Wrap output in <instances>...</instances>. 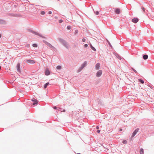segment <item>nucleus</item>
Listing matches in <instances>:
<instances>
[{
	"instance_id": "f257e3e1",
	"label": "nucleus",
	"mask_w": 154,
	"mask_h": 154,
	"mask_svg": "<svg viewBox=\"0 0 154 154\" xmlns=\"http://www.w3.org/2000/svg\"><path fill=\"white\" fill-rule=\"evenodd\" d=\"M59 40L66 48H68V44L66 41L62 38H59Z\"/></svg>"
},
{
	"instance_id": "f03ea898",
	"label": "nucleus",
	"mask_w": 154,
	"mask_h": 154,
	"mask_svg": "<svg viewBox=\"0 0 154 154\" xmlns=\"http://www.w3.org/2000/svg\"><path fill=\"white\" fill-rule=\"evenodd\" d=\"M43 42L44 43L46 44L50 48L52 49H55V48L53 46H52L50 43L47 42L46 41H45V40H43Z\"/></svg>"
},
{
	"instance_id": "7ed1b4c3",
	"label": "nucleus",
	"mask_w": 154,
	"mask_h": 154,
	"mask_svg": "<svg viewBox=\"0 0 154 154\" xmlns=\"http://www.w3.org/2000/svg\"><path fill=\"white\" fill-rule=\"evenodd\" d=\"M31 32L32 33H33V34H34L35 35H38L40 36V37H41L42 38H45V37L44 36H42V35H41L39 33H37V32H35L34 31H33L32 30H31Z\"/></svg>"
},
{
	"instance_id": "20e7f679",
	"label": "nucleus",
	"mask_w": 154,
	"mask_h": 154,
	"mask_svg": "<svg viewBox=\"0 0 154 154\" xmlns=\"http://www.w3.org/2000/svg\"><path fill=\"white\" fill-rule=\"evenodd\" d=\"M102 71L101 70H99L96 73V76L99 77H100L102 74Z\"/></svg>"
},
{
	"instance_id": "39448f33",
	"label": "nucleus",
	"mask_w": 154,
	"mask_h": 154,
	"mask_svg": "<svg viewBox=\"0 0 154 154\" xmlns=\"http://www.w3.org/2000/svg\"><path fill=\"white\" fill-rule=\"evenodd\" d=\"M139 128H137L133 132L131 136V137H133L137 134L139 130Z\"/></svg>"
},
{
	"instance_id": "423d86ee",
	"label": "nucleus",
	"mask_w": 154,
	"mask_h": 154,
	"mask_svg": "<svg viewBox=\"0 0 154 154\" xmlns=\"http://www.w3.org/2000/svg\"><path fill=\"white\" fill-rule=\"evenodd\" d=\"M17 71L19 73L21 72V70H20V63H17Z\"/></svg>"
},
{
	"instance_id": "0eeeda50",
	"label": "nucleus",
	"mask_w": 154,
	"mask_h": 154,
	"mask_svg": "<svg viewBox=\"0 0 154 154\" xmlns=\"http://www.w3.org/2000/svg\"><path fill=\"white\" fill-rule=\"evenodd\" d=\"M26 62L28 63L34 64L35 63V61L33 60H26Z\"/></svg>"
},
{
	"instance_id": "6e6552de",
	"label": "nucleus",
	"mask_w": 154,
	"mask_h": 154,
	"mask_svg": "<svg viewBox=\"0 0 154 154\" xmlns=\"http://www.w3.org/2000/svg\"><path fill=\"white\" fill-rule=\"evenodd\" d=\"M139 20L137 18H134L132 19V21L134 23H137Z\"/></svg>"
},
{
	"instance_id": "1a4fd4ad",
	"label": "nucleus",
	"mask_w": 154,
	"mask_h": 154,
	"mask_svg": "<svg viewBox=\"0 0 154 154\" xmlns=\"http://www.w3.org/2000/svg\"><path fill=\"white\" fill-rule=\"evenodd\" d=\"M11 16L14 17H20L21 16V15L19 14H10Z\"/></svg>"
},
{
	"instance_id": "9d476101",
	"label": "nucleus",
	"mask_w": 154,
	"mask_h": 154,
	"mask_svg": "<svg viewBox=\"0 0 154 154\" xmlns=\"http://www.w3.org/2000/svg\"><path fill=\"white\" fill-rule=\"evenodd\" d=\"M32 101V102H35V103H32V104L33 105H35L36 104H37L38 103V101L37 100L35 99V98H33L31 100Z\"/></svg>"
},
{
	"instance_id": "9b49d317",
	"label": "nucleus",
	"mask_w": 154,
	"mask_h": 154,
	"mask_svg": "<svg viewBox=\"0 0 154 154\" xmlns=\"http://www.w3.org/2000/svg\"><path fill=\"white\" fill-rule=\"evenodd\" d=\"M50 74V72L49 70L47 69H46L45 72V74L46 75H49Z\"/></svg>"
},
{
	"instance_id": "f8f14e48",
	"label": "nucleus",
	"mask_w": 154,
	"mask_h": 154,
	"mask_svg": "<svg viewBox=\"0 0 154 154\" xmlns=\"http://www.w3.org/2000/svg\"><path fill=\"white\" fill-rule=\"evenodd\" d=\"M115 10V12L117 14H119L120 13V9L119 8H116Z\"/></svg>"
},
{
	"instance_id": "ddd939ff",
	"label": "nucleus",
	"mask_w": 154,
	"mask_h": 154,
	"mask_svg": "<svg viewBox=\"0 0 154 154\" xmlns=\"http://www.w3.org/2000/svg\"><path fill=\"white\" fill-rule=\"evenodd\" d=\"M100 67V64L99 63H97L95 65V68L96 70H97L99 69Z\"/></svg>"
},
{
	"instance_id": "4468645a",
	"label": "nucleus",
	"mask_w": 154,
	"mask_h": 154,
	"mask_svg": "<svg viewBox=\"0 0 154 154\" xmlns=\"http://www.w3.org/2000/svg\"><path fill=\"white\" fill-rule=\"evenodd\" d=\"M115 56L119 59L120 60H121L122 59V58L118 54L115 53L114 54Z\"/></svg>"
},
{
	"instance_id": "2eb2a0df",
	"label": "nucleus",
	"mask_w": 154,
	"mask_h": 154,
	"mask_svg": "<svg viewBox=\"0 0 154 154\" xmlns=\"http://www.w3.org/2000/svg\"><path fill=\"white\" fill-rule=\"evenodd\" d=\"M143 58L144 60H146L148 58V56L146 54H144L143 56Z\"/></svg>"
},
{
	"instance_id": "dca6fc26",
	"label": "nucleus",
	"mask_w": 154,
	"mask_h": 154,
	"mask_svg": "<svg viewBox=\"0 0 154 154\" xmlns=\"http://www.w3.org/2000/svg\"><path fill=\"white\" fill-rule=\"evenodd\" d=\"M6 23V22L5 20L0 19V24H5Z\"/></svg>"
},
{
	"instance_id": "f3484780",
	"label": "nucleus",
	"mask_w": 154,
	"mask_h": 154,
	"mask_svg": "<svg viewBox=\"0 0 154 154\" xmlns=\"http://www.w3.org/2000/svg\"><path fill=\"white\" fill-rule=\"evenodd\" d=\"M87 62L86 61H85L81 65V66L84 68V67L86 65Z\"/></svg>"
},
{
	"instance_id": "a211bd4d",
	"label": "nucleus",
	"mask_w": 154,
	"mask_h": 154,
	"mask_svg": "<svg viewBox=\"0 0 154 154\" xmlns=\"http://www.w3.org/2000/svg\"><path fill=\"white\" fill-rule=\"evenodd\" d=\"M57 110L58 111H60L61 112H65V109H64L62 108H58L57 109Z\"/></svg>"
},
{
	"instance_id": "6ab92c4d",
	"label": "nucleus",
	"mask_w": 154,
	"mask_h": 154,
	"mask_svg": "<svg viewBox=\"0 0 154 154\" xmlns=\"http://www.w3.org/2000/svg\"><path fill=\"white\" fill-rule=\"evenodd\" d=\"M90 46L91 48V49L92 50H93L94 51H96V49L94 47H93V46L91 44H90Z\"/></svg>"
},
{
	"instance_id": "aec40b11",
	"label": "nucleus",
	"mask_w": 154,
	"mask_h": 154,
	"mask_svg": "<svg viewBox=\"0 0 154 154\" xmlns=\"http://www.w3.org/2000/svg\"><path fill=\"white\" fill-rule=\"evenodd\" d=\"M49 84V82H47L44 85V88H46L47 86Z\"/></svg>"
},
{
	"instance_id": "412c9836",
	"label": "nucleus",
	"mask_w": 154,
	"mask_h": 154,
	"mask_svg": "<svg viewBox=\"0 0 154 154\" xmlns=\"http://www.w3.org/2000/svg\"><path fill=\"white\" fill-rule=\"evenodd\" d=\"M56 69L58 70L60 69H61V66L60 65L57 66L56 67Z\"/></svg>"
},
{
	"instance_id": "4be33fe9",
	"label": "nucleus",
	"mask_w": 154,
	"mask_h": 154,
	"mask_svg": "<svg viewBox=\"0 0 154 154\" xmlns=\"http://www.w3.org/2000/svg\"><path fill=\"white\" fill-rule=\"evenodd\" d=\"M143 149H141L140 151V154H143Z\"/></svg>"
},
{
	"instance_id": "5701e85b",
	"label": "nucleus",
	"mask_w": 154,
	"mask_h": 154,
	"mask_svg": "<svg viewBox=\"0 0 154 154\" xmlns=\"http://www.w3.org/2000/svg\"><path fill=\"white\" fill-rule=\"evenodd\" d=\"M138 80H139V82H140L142 84H143L144 83V81L143 80H142L141 79H139Z\"/></svg>"
},
{
	"instance_id": "b1692460",
	"label": "nucleus",
	"mask_w": 154,
	"mask_h": 154,
	"mask_svg": "<svg viewBox=\"0 0 154 154\" xmlns=\"http://www.w3.org/2000/svg\"><path fill=\"white\" fill-rule=\"evenodd\" d=\"M122 143L125 144H127V141L126 140H124L122 141Z\"/></svg>"
},
{
	"instance_id": "393cba45",
	"label": "nucleus",
	"mask_w": 154,
	"mask_h": 154,
	"mask_svg": "<svg viewBox=\"0 0 154 154\" xmlns=\"http://www.w3.org/2000/svg\"><path fill=\"white\" fill-rule=\"evenodd\" d=\"M94 13L96 15H97L99 14V12L98 11H94Z\"/></svg>"
},
{
	"instance_id": "a878e982",
	"label": "nucleus",
	"mask_w": 154,
	"mask_h": 154,
	"mask_svg": "<svg viewBox=\"0 0 154 154\" xmlns=\"http://www.w3.org/2000/svg\"><path fill=\"white\" fill-rule=\"evenodd\" d=\"M32 46L34 47H37L38 46V45L36 44H32Z\"/></svg>"
},
{
	"instance_id": "bb28decb",
	"label": "nucleus",
	"mask_w": 154,
	"mask_h": 154,
	"mask_svg": "<svg viewBox=\"0 0 154 154\" xmlns=\"http://www.w3.org/2000/svg\"><path fill=\"white\" fill-rule=\"evenodd\" d=\"M71 27L70 26H68L67 27V28L68 29H71Z\"/></svg>"
},
{
	"instance_id": "cd10ccee",
	"label": "nucleus",
	"mask_w": 154,
	"mask_h": 154,
	"mask_svg": "<svg viewBox=\"0 0 154 154\" xmlns=\"http://www.w3.org/2000/svg\"><path fill=\"white\" fill-rule=\"evenodd\" d=\"M132 70L133 71H134V72H135L136 73H137V72L134 68H132Z\"/></svg>"
},
{
	"instance_id": "c85d7f7f",
	"label": "nucleus",
	"mask_w": 154,
	"mask_h": 154,
	"mask_svg": "<svg viewBox=\"0 0 154 154\" xmlns=\"http://www.w3.org/2000/svg\"><path fill=\"white\" fill-rule=\"evenodd\" d=\"M82 69L80 67L79 69L77 71V72H80Z\"/></svg>"
},
{
	"instance_id": "c756f323",
	"label": "nucleus",
	"mask_w": 154,
	"mask_h": 154,
	"mask_svg": "<svg viewBox=\"0 0 154 154\" xmlns=\"http://www.w3.org/2000/svg\"><path fill=\"white\" fill-rule=\"evenodd\" d=\"M45 14V12L44 11H42L41 12V14L42 15H44Z\"/></svg>"
},
{
	"instance_id": "7c9ffc66",
	"label": "nucleus",
	"mask_w": 154,
	"mask_h": 154,
	"mask_svg": "<svg viewBox=\"0 0 154 154\" xmlns=\"http://www.w3.org/2000/svg\"><path fill=\"white\" fill-rule=\"evenodd\" d=\"M88 46V45L87 44H85L84 45V47L85 48H86Z\"/></svg>"
},
{
	"instance_id": "2f4dec72",
	"label": "nucleus",
	"mask_w": 154,
	"mask_h": 154,
	"mask_svg": "<svg viewBox=\"0 0 154 154\" xmlns=\"http://www.w3.org/2000/svg\"><path fill=\"white\" fill-rule=\"evenodd\" d=\"M53 108L55 109H57L58 108H57L56 106H54L53 107Z\"/></svg>"
},
{
	"instance_id": "473e14b6",
	"label": "nucleus",
	"mask_w": 154,
	"mask_h": 154,
	"mask_svg": "<svg viewBox=\"0 0 154 154\" xmlns=\"http://www.w3.org/2000/svg\"><path fill=\"white\" fill-rule=\"evenodd\" d=\"M63 22V20L62 19H61L59 20V22L60 23H62Z\"/></svg>"
},
{
	"instance_id": "72a5a7b5",
	"label": "nucleus",
	"mask_w": 154,
	"mask_h": 154,
	"mask_svg": "<svg viewBox=\"0 0 154 154\" xmlns=\"http://www.w3.org/2000/svg\"><path fill=\"white\" fill-rule=\"evenodd\" d=\"M82 41L83 42H85V41H86V39L85 38H83L82 39Z\"/></svg>"
},
{
	"instance_id": "f704fd0d",
	"label": "nucleus",
	"mask_w": 154,
	"mask_h": 154,
	"mask_svg": "<svg viewBox=\"0 0 154 154\" xmlns=\"http://www.w3.org/2000/svg\"><path fill=\"white\" fill-rule=\"evenodd\" d=\"M26 47L27 48H29V44H27L26 45Z\"/></svg>"
},
{
	"instance_id": "c9c22d12",
	"label": "nucleus",
	"mask_w": 154,
	"mask_h": 154,
	"mask_svg": "<svg viewBox=\"0 0 154 154\" xmlns=\"http://www.w3.org/2000/svg\"><path fill=\"white\" fill-rule=\"evenodd\" d=\"M142 9L143 10V11L144 12H145V8H144L143 7V8H142Z\"/></svg>"
},
{
	"instance_id": "e433bc0d",
	"label": "nucleus",
	"mask_w": 154,
	"mask_h": 154,
	"mask_svg": "<svg viewBox=\"0 0 154 154\" xmlns=\"http://www.w3.org/2000/svg\"><path fill=\"white\" fill-rule=\"evenodd\" d=\"M48 14H52V12L51 11H49L48 12Z\"/></svg>"
},
{
	"instance_id": "4c0bfd02",
	"label": "nucleus",
	"mask_w": 154,
	"mask_h": 154,
	"mask_svg": "<svg viewBox=\"0 0 154 154\" xmlns=\"http://www.w3.org/2000/svg\"><path fill=\"white\" fill-rule=\"evenodd\" d=\"M97 131L98 133H99L100 132V130H98Z\"/></svg>"
},
{
	"instance_id": "58836bf2",
	"label": "nucleus",
	"mask_w": 154,
	"mask_h": 154,
	"mask_svg": "<svg viewBox=\"0 0 154 154\" xmlns=\"http://www.w3.org/2000/svg\"><path fill=\"white\" fill-rule=\"evenodd\" d=\"M148 86L151 89H152L153 88L152 86H151L150 85H149Z\"/></svg>"
},
{
	"instance_id": "ea45409f",
	"label": "nucleus",
	"mask_w": 154,
	"mask_h": 154,
	"mask_svg": "<svg viewBox=\"0 0 154 154\" xmlns=\"http://www.w3.org/2000/svg\"><path fill=\"white\" fill-rule=\"evenodd\" d=\"M99 128V126H97V127H96V128H97V129H98V128Z\"/></svg>"
},
{
	"instance_id": "a19ab883",
	"label": "nucleus",
	"mask_w": 154,
	"mask_h": 154,
	"mask_svg": "<svg viewBox=\"0 0 154 154\" xmlns=\"http://www.w3.org/2000/svg\"><path fill=\"white\" fill-rule=\"evenodd\" d=\"M108 43L109 44V45L111 46V44H110L109 42H108Z\"/></svg>"
},
{
	"instance_id": "79ce46f5",
	"label": "nucleus",
	"mask_w": 154,
	"mask_h": 154,
	"mask_svg": "<svg viewBox=\"0 0 154 154\" xmlns=\"http://www.w3.org/2000/svg\"><path fill=\"white\" fill-rule=\"evenodd\" d=\"M75 32H78V30H75Z\"/></svg>"
},
{
	"instance_id": "37998d69",
	"label": "nucleus",
	"mask_w": 154,
	"mask_h": 154,
	"mask_svg": "<svg viewBox=\"0 0 154 154\" xmlns=\"http://www.w3.org/2000/svg\"><path fill=\"white\" fill-rule=\"evenodd\" d=\"M82 69H83L84 68H83L81 66V67H80Z\"/></svg>"
},
{
	"instance_id": "c03bdc74",
	"label": "nucleus",
	"mask_w": 154,
	"mask_h": 154,
	"mask_svg": "<svg viewBox=\"0 0 154 154\" xmlns=\"http://www.w3.org/2000/svg\"><path fill=\"white\" fill-rule=\"evenodd\" d=\"M1 36H2V35L1 34H0V38H1Z\"/></svg>"
},
{
	"instance_id": "a18cd8bd",
	"label": "nucleus",
	"mask_w": 154,
	"mask_h": 154,
	"mask_svg": "<svg viewBox=\"0 0 154 154\" xmlns=\"http://www.w3.org/2000/svg\"><path fill=\"white\" fill-rule=\"evenodd\" d=\"M122 131V129H120V131Z\"/></svg>"
},
{
	"instance_id": "49530a36",
	"label": "nucleus",
	"mask_w": 154,
	"mask_h": 154,
	"mask_svg": "<svg viewBox=\"0 0 154 154\" xmlns=\"http://www.w3.org/2000/svg\"><path fill=\"white\" fill-rule=\"evenodd\" d=\"M1 69V66H0V70Z\"/></svg>"
},
{
	"instance_id": "de8ad7c7",
	"label": "nucleus",
	"mask_w": 154,
	"mask_h": 154,
	"mask_svg": "<svg viewBox=\"0 0 154 154\" xmlns=\"http://www.w3.org/2000/svg\"><path fill=\"white\" fill-rule=\"evenodd\" d=\"M77 154H81L80 153H77Z\"/></svg>"
},
{
	"instance_id": "09e8293b",
	"label": "nucleus",
	"mask_w": 154,
	"mask_h": 154,
	"mask_svg": "<svg viewBox=\"0 0 154 154\" xmlns=\"http://www.w3.org/2000/svg\"><path fill=\"white\" fill-rule=\"evenodd\" d=\"M33 103H35V102H33Z\"/></svg>"
}]
</instances>
